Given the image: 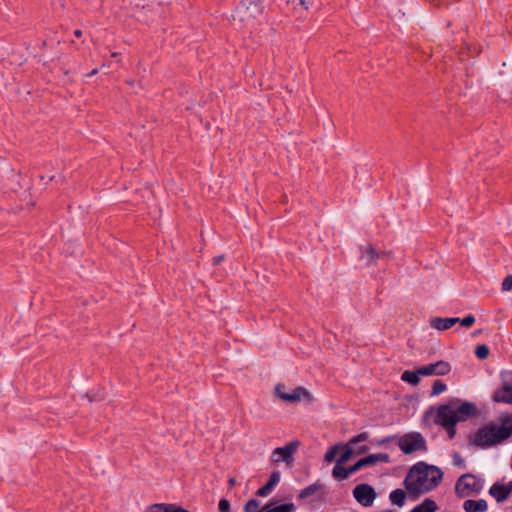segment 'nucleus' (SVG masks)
Wrapping results in <instances>:
<instances>
[{"instance_id":"1","label":"nucleus","mask_w":512,"mask_h":512,"mask_svg":"<svg viewBox=\"0 0 512 512\" xmlns=\"http://www.w3.org/2000/svg\"><path fill=\"white\" fill-rule=\"evenodd\" d=\"M442 478L443 472L439 467L418 462L410 468L404 485L410 496L418 497L434 490Z\"/></svg>"},{"instance_id":"2","label":"nucleus","mask_w":512,"mask_h":512,"mask_svg":"<svg viewBox=\"0 0 512 512\" xmlns=\"http://www.w3.org/2000/svg\"><path fill=\"white\" fill-rule=\"evenodd\" d=\"M512 436V415L501 417L500 425L488 423L479 428L474 434L471 444L487 449L506 441Z\"/></svg>"},{"instance_id":"3","label":"nucleus","mask_w":512,"mask_h":512,"mask_svg":"<svg viewBox=\"0 0 512 512\" xmlns=\"http://www.w3.org/2000/svg\"><path fill=\"white\" fill-rule=\"evenodd\" d=\"M436 411H443L456 423L467 421L478 414V408L474 403L461 401L460 399H453L446 404L440 405Z\"/></svg>"},{"instance_id":"4","label":"nucleus","mask_w":512,"mask_h":512,"mask_svg":"<svg viewBox=\"0 0 512 512\" xmlns=\"http://www.w3.org/2000/svg\"><path fill=\"white\" fill-rule=\"evenodd\" d=\"M484 487V480L473 474H464L456 481L455 493L460 498L479 494Z\"/></svg>"},{"instance_id":"5","label":"nucleus","mask_w":512,"mask_h":512,"mask_svg":"<svg viewBox=\"0 0 512 512\" xmlns=\"http://www.w3.org/2000/svg\"><path fill=\"white\" fill-rule=\"evenodd\" d=\"M398 446L404 454H412L416 451H426V441L419 432H411L398 439Z\"/></svg>"},{"instance_id":"6","label":"nucleus","mask_w":512,"mask_h":512,"mask_svg":"<svg viewBox=\"0 0 512 512\" xmlns=\"http://www.w3.org/2000/svg\"><path fill=\"white\" fill-rule=\"evenodd\" d=\"M299 445V441H291L283 447L275 448L271 455L272 462H285L286 464H291L293 462V455L297 451Z\"/></svg>"},{"instance_id":"7","label":"nucleus","mask_w":512,"mask_h":512,"mask_svg":"<svg viewBox=\"0 0 512 512\" xmlns=\"http://www.w3.org/2000/svg\"><path fill=\"white\" fill-rule=\"evenodd\" d=\"M352 493L356 501L363 507L372 506L376 498V492L374 488L369 484L363 483L356 485Z\"/></svg>"},{"instance_id":"8","label":"nucleus","mask_w":512,"mask_h":512,"mask_svg":"<svg viewBox=\"0 0 512 512\" xmlns=\"http://www.w3.org/2000/svg\"><path fill=\"white\" fill-rule=\"evenodd\" d=\"M284 384H277L275 387V394L278 398L286 402H297L302 398H308L309 392L304 387H297L291 393L285 391Z\"/></svg>"},{"instance_id":"9","label":"nucleus","mask_w":512,"mask_h":512,"mask_svg":"<svg viewBox=\"0 0 512 512\" xmlns=\"http://www.w3.org/2000/svg\"><path fill=\"white\" fill-rule=\"evenodd\" d=\"M420 373L422 376H444L447 375L451 371V365L449 362L440 360L435 363H431L428 365H424L419 367Z\"/></svg>"},{"instance_id":"10","label":"nucleus","mask_w":512,"mask_h":512,"mask_svg":"<svg viewBox=\"0 0 512 512\" xmlns=\"http://www.w3.org/2000/svg\"><path fill=\"white\" fill-rule=\"evenodd\" d=\"M368 439H369V433L368 432H362V433L352 437L348 441V443L345 445V449H344L343 453L340 455V457L337 459L336 462L338 464L346 463L348 460H350V458L354 454L353 446L358 444V443H360V442L367 441Z\"/></svg>"},{"instance_id":"11","label":"nucleus","mask_w":512,"mask_h":512,"mask_svg":"<svg viewBox=\"0 0 512 512\" xmlns=\"http://www.w3.org/2000/svg\"><path fill=\"white\" fill-rule=\"evenodd\" d=\"M510 379H503V384L493 396V400L499 403L512 404V373H509Z\"/></svg>"},{"instance_id":"12","label":"nucleus","mask_w":512,"mask_h":512,"mask_svg":"<svg viewBox=\"0 0 512 512\" xmlns=\"http://www.w3.org/2000/svg\"><path fill=\"white\" fill-rule=\"evenodd\" d=\"M434 422L435 424L445 429L449 439H453L455 437L457 423L454 420H452V418L447 416L443 411H436Z\"/></svg>"},{"instance_id":"13","label":"nucleus","mask_w":512,"mask_h":512,"mask_svg":"<svg viewBox=\"0 0 512 512\" xmlns=\"http://www.w3.org/2000/svg\"><path fill=\"white\" fill-rule=\"evenodd\" d=\"M460 321V318L457 317H450V318H441V317H434L430 319V326L436 330L444 331L450 329L452 326H454L456 323Z\"/></svg>"},{"instance_id":"14","label":"nucleus","mask_w":512,"mask_h":512,"mask_svg":"<svg viewBox=\"0 0 512 512\" xmlns=\"http://www.w3.org/2000/svg\"><path fill=\"white\" fill-rule=\"evenodd\" d=\"M463 509L465 512H486L488 509V504L484 499H468L464 501Z\"/></svg>"},{"instance_id":"15","label":"nucleus","mask_w":512,"mask_h":512,"mask_svg":"<svg viewBox=\"0 0 512 512\" xmlns=\"http://www.w3.org/2000/svg\"><path fill=\"white\" fill-rule=\"evenodd\" d=\"M489 494L498 502V503H502L504 502L505 500L508 499V497L510 496V494L508 493V491L506 490V486H504V484H500L498 482L494 483L490 489H489Z\"/></svg>"},{"instance_id":"16","label":"nucleus","mask_w":512,"mask_h":512,"mask_svg":"<svg viewBox=\"0 0 512 512\" xmlns=\"http://www.w3.org/2000/svg\"><path fill=\"white\" fill-rule=\"evenodd\" d=\"M360 257L365 261L366 265H371L376 263L379 255L372 246L368 245L360 247Z\"/></svg>"},{"instance_id":"17","label":"nucleus","mask_w":512,"mask_h":512,"mask_svg":"<svg viewBox=\"0 0 512 512\" xmlns=\"http://www.w3.org/2000/svg\"><path fill=\"white\" fill-rule=\"evenodd\" d=\"M362 462H364V467L373 466L378 462L387 463L389 461V455L386 453H375L370 454L364 458H361Z\"/></svg>"},{"instance_id":"18","label":"nucleus","mask_w":512,"mask_h":512,"mask_svg":"<svg viewBox=\"0 0 512 512\" xmlns=\"http://www.w3.org/2000/svg\"><path fill=\"white\" fill-rule=\"evenodd\" d=\"M295 506L293 503H285L278 506H274L272 503H267L263 506L260 512H293Z\"/></svg>"},{"instance_id":"19","label":"nucleus","mask_w":512,"mask_h":512,"mask_svg":"<svg viewBox=\"0 0 512 512\" xmlns=\"http://www.w3.org/2000/svg\"><path fill=\"white\" fill-rule=\"evenodd\" d=\"M420 376H422L420 368L414 371L405 370L401 375V380L411 385H417L420 382Z\"/></svg>"},{"instance_id":"20","label":"nucleus","mask_w":512,"mask_h":512,"mask_svg":"<svg viewBox=\"0 0 512 512\" xmlns=\"http://www.w3.org/2000/svg\"><path fill=\"white\" fill-rule=\"evenodd\" d=\"M321 488H322V485L318 482H315V483L305 487L304 489H302L299 492L298 498L300 500H305L309 497H312L315 494H317L321 490Z\"/></svg>"},{"instance_id":"21","label":"nucleus","mask_w":512,"mask_h":512,"mask_svg":"<svg viewBox=\"0 0 512 512\" xmlns=\"http://www.w3.org/2000/svg\"><path fill=\"white\" fill-rule=\"evenodd\" d=\"M438 509L436 502L432 499H425L421 504L415 506L410 512H435Z\"/></svg>"},{"instance_id":"22","label":"nucleus","mask_w":512,"mask_h":512,"mask_svg":"<svg viewBox=\"0 0 512 512\" xmlns=\"http://www.w3.org/2000/svg\"><path fill=\"white\" fill-rule=\"evenodd\" d=\"M389 499L392 504L401 507L404 505V502L406 499V493L402 489H395L390 493Z\"/></svg>"},{"instance_id":"23","label":"nucleus","mask_w":512,"mask_h":512,"mask_svg":"<svg viewBox=\"0 0 512 512\" xmlns=\"http://www.w3.org/2000/svg\"><path fill=\"white\" fill-rule=\"evenodd\" d=\"M332 475L335 479L345 480L349 477L348 468H345L343 464H338L334 466L332 470Z\"/></svg>"},{"instance_id":"24","label":"nucleus","mask_w":512,"mask_h":512,"mask_svg":"<svg viewBox=\"0 0 512 512\" xmlns=\"http://www.w3.org/2000/svg\"><path fill=\"white\" fill-rule=\"evenodd\" d=\"M175 504L158 503L149 507L150 512H174Z\"/></svg>"},{"instance_id":"25","label":"nucleus","mask_w":512,"mask_h":512,"mask_svg":"<svg viewBox=\"0 0 512 512\" xmlns=\"http://www.w3.org/2000/svg\"><path fill=\"white\" fill-rule=\"evenodd\" d=\"M447 390V385L442 380H436L432 385L431 396H437Z\"/></svg>"},{"instance_id":"26","label":"nucleus","mask_w":512,"mask_h":512,"mask_svg":"<svg viewBox=\"0 0 512 512\" xmlns=\"http://www.w3.org/2000/svg\"><path fill=\"white\" fill-rule=\"evenodd\" d=\"M477 358L484 360L489 356V347L485 344L478 345L475 349Z\"/></svg>"},{"instance_id":"27","label":"nucleus","mask_w":512,"mask_h":512,"mask_svg":"<svg viewBox=\"0 0 512 512\" xmlns=\"http://www.w3.org/2000/svg\"><path fill=\"white\" fill-rule=\"evenodd\" d=\"M260 507V502L255 499L249 500L244 506V512H258Z\"/></svg>"},{"instance_id":"28","label":"nucleus","mask_w":512,"mask_h":512,"mask_svg":"<svg viewBox=\"0 0 512 512\" xmlns=\"http://www.w3.org/2000/svg\"><path fill=\"white\" fill-rule=\"evenodd\" d=\"M273 490H274V487H272V486L267 482L264 486L260 487V488L257 490L256 494H257L258 496H260V497H266V496H268V495H269Z\"/></svg>"},{"instance_id":"29","label":"nucleus","mask_w":512,"mask_h":512,"mask_svg":"<svg viewBox=\"0 0 512 512\" xmlns=\"http://www.w3.org/2000/svg\"><path fill=\"white\" fill-rule=\"evenodd\" d=\"M280 479H281V473L280 471H273L271 474H270V477H269V480H268V483L272 486V487H276V485L280 482Z\"/></svg>"},{"instance_id":"30","label":"nucleus","mask_w":512,"mask_h":512,"mask_svg":"<svg viewBox=\"0 0 512 512\" xmlns=\"http://www.w3.org/2000/svg\"><path fill=\"white\" fill-rule=\"evenodd\" d=\"M337 446L331 447L324 455V460L326 462H332L335 459L336 453H337Z\"/></svg>"},{"instance_id":"31","label":"nucleus","mask_w":512,"mask_h":512,"mask_svg":"<svg viewBox=\"0 0 512 512\" xmlns=\"http://www.w3.org/2000/svg\"><path fill=\"white\" fill-rule=\"evenodd\" d=\"M464 327H471L475 323V317L471 314L458 321Z\"/></svg>"},{"instance_id":"32","label":"nucleus","mask_w":512,"mask_h":512,"mask_svg":"<svg viewBox=\"0 0 512 512\" xmlns=\"http://www.w3.org/2000/svg\"><path fill=\"white\" fill-rule=\"evenodd\" d=\"M363 467H364V462H362V459L358 460L355 464H353L352 466L348 467L349 476L354 474V473H356L357 471H359Z\"/></svg>"},{"instance_id":"33","label":"nucleus","mask_w":512,"mask_h":512,"mask_svg":"<svg viewBox=\"0 0 512 512\" xmlns=\"http://www.w3.org/2000/svg\"><path fill=\"white\" fill-rule=\"evenodd\" d=\"M219 512H230V502L227 499H221L218 504Z\"/></svg>"},{"instance_id":"34","label":"nucleus","mask_w":512,"mask_h":512,"mask_svg":"<svg viewBox=\"0 0 512 512\" xmlns=\"http://www.w3.org/2000/svg\"><path fill=\"white\" fill-rule=\"evenodd\" d=\"M453 465L458 467H464L465 466V460L459 453L453 454Z\"/></svg>"},{"instance_id":"35","label":"nucleus","mask_w":512,"mask_h":512,"mask_svg":"<svg viewBox=\"0 0 512 512\" xmlns=\"http://www.w3.org/2000/svg\"><path fill=\"white\" fill-rule=\"evenodd\" d=\"M512 289V275H508L502 282V290L509 291Z\"/></svg>"},{"instance_id":"36","label":"nucleus","mask_w":512,"mask_h":512,"mask_svg":"<svg viewBox=\"0 0 512 512\" xmlns=\"http://www.w3.org/2000/svg\"><path fill=\"white\" fill-rule=\"evenodd\" d=\"M394 438H395L394 436H389V437H385V438H381V439H376L373 441V443L378 446H382V445H386V444L392 442Z\"/></svg>"},{"instance_id":"37","label":"nucleus","mask_w":512,"mask_h":512,"mask_svg":"<svg viewBox=\"0 0 512 512\" xmlns=\"http://www.w3.org/2000/svg\"><path fill=\"white\" fill-rule=\"evenodd\" d=\"M299 4L305 9L308 10L312 3L309 0H300Z\"/></svg>"},{"instance_id":"38","label":"nucleus","mask_w":512,"mask_h":512,"mask_svg":"<svg viewBox=\"0 0 512 512\" xmlns=\"http://www.w3.org/2000/svg\"><path fill=\"white\" fill-rule=\"evenodd\" d=\"M368 450H369V447L366 445H363V446L358 447L356 454L361 455V454L366 453Z\"/></svg>"},{"instance_id":"39","label":"nucleus","mask_w":512,"mask_h":512,"mask_svg":"<svg viewBox=\"0 0 512 512\" xmlns=\"http://www.w3.org/2000/svg\"><path fill=\"white\" fill-rule=\"evenodd\" d=\"M224 259V255H219L217 257L214 258V264H219L221 261H223Z\"/></svg>"},{"instance_id":"40","label":"nucleus","mask_w":512,"mask_h":512,"mask_svg":"<svg viewBox=\"0 0 512 512\" xmlns=\"http://www.w3.org/2000/svg\"><path fill=\"white\" fill-rule=\"evenodd\" d=\"M174 512H190V511H188V510H186V509H184V508H182V507H180V506L175 504Z\"/></svg>"},{"instance_id":"41","label":"nucleus","mask_w":512,"mask_h":512,"mask_svg":"<svg viewBox=\"0 0 512 512\" xmlns=\"http://www.w3.org/2000/svg\"><path fill=\"white\" fill-rule=\"evenodd\" d=\"M504 486H506V490L508 491L509 494L512 493V481L508 482L507 484H504Z\"/></svg>"},{"instance_id":"42","label":"nucleus","mask_w":512,"mask_h":512,"mask_svg":"<svg viewBox=\"0 0 512 512\" xmlns=\"http://www.w3.org/2000/svg\"><path fill=\"white\" fill-rule=\"evenodd\" d=\"M74 35L79 38L82 35V31L77 29V30L74 31Z\"/></svg>"},{"instance_id":"43","label":"nucleus","mask_w":512,"mask_h":512,"mask_svg":"<svg viewBox=\"0 0 512 512\" xmlns=\"http://www.w3.org/2000/svg\"><path fill=\"white\" fill-rule=\"evenodd\" d=\"M96 72H97V70H93V71L90 73V75H94V74H96Z\"/></svg>"},{"instance_id":"44","label":"nucleus","mask_w":512,"mask_h":512,"mask_svg":"<svg viewBox=\"0 0 512 512\" xmlns=\"http://www.w3.org/2000/svg\"><path fill=\"white\" fill-rule=\"evenodd\" d=\"M117 55H118V53L115 52L112 54V57H116Z\"/></svg>"},{"instance_id":"45","label":"nucleus","mask_w":512,"mask_h":512,"mask_svg":"<svg viewBox=\"0 0 512 512\" xmlns=\"http://www.w3.org/2000/svg\"><path fill=\"white\" fill-rule=\"evenodd\" d=\"M382 512H395L393 510H386V511H382Z\"/></svg>"}]
</instances>
